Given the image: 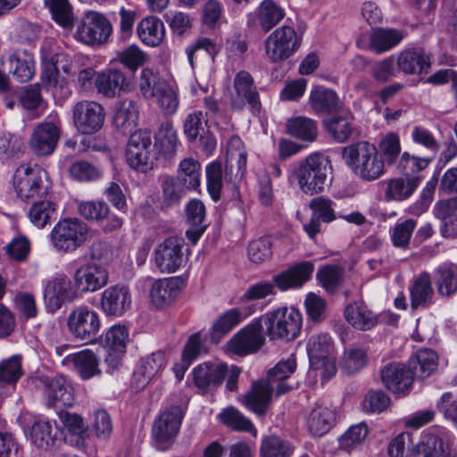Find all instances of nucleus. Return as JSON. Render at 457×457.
<instances>
[{
	"label": "nucleus",
	"instance_id": "f257e3e1",
	"mask_svg": "<svg viewBox=\"0 0 457 457\" xmlns=\"http://www.w3.org/2000/svg\"><path fill=\"white\" fill-rule=\"evenodd\" d=\"M342 157L347 167L361 180L375 181L386 173L378 147L369 141H359L345 146Z\"/></svg>",
	"mask_w": 457,
	"mask_h": 457
},
{
	"label": "nucleus",
	"instance_id": "f03ea898",
	"mask_svg": "<svg viewBox=\"0 0 457 457\" xmlns=\"http://www.w3.org/2000/svg\"><path fill=\"white\" fill-rule=\"evenodd\" d=\"M314 271V265L311 262H302L275 275L273 283L261 281L251 285L241 296L240 301L262 300L274 294V285L280 290L300 287L306 283Z\"/></svg>",
	"mask_w": 457,
	"mask_h": 457
},
{
	"label": "nucleus",
	"instance_id": "7ed1b4c3",
	"mask_svg": "<svg viewBox=\"0 0 457 457\" xmlns=\"http://www.w3.org/2000/svg\"><path fill=\"white\" fill-rule=\"evenodd\" d=\"M330 170L331 163L328 156L312 153L299 162L293 174L300 190L313 195L323 191Z\"/></svg>",
	"mask_w": 457,
	"mask_h": 457
},
{
	"label": "nucleus",
	"instance_id": "20e7f679",
	"mask_svg": "<svg viewBox=\"0 0 457 457\" xmlns=\"http://www.w3.org/2000/svg\"><path fill=\"white\" fill-rule=\"evenodd\" d=\"M13 188L23 201L46 195L50 188L47 171L38 165L21 164L13 175Z\"/></svg>",
	"mask_w": 457,
	"mask_h": 457
},
{
	"label": "nucleus",
	"instance_id": "39448f33",
	"mask_svg": "<svg viewBox=\"0 0 457 457\" xmlns=\"http://www.w3.org/2000/svg\"><path fill=\"white\" fill-rule=\"evenodd\" d=\"M271 340H294L302 328V314L293 307H281L261 316Z\"/></svg>",
	"mask_w": 457,
	"mask_h": 457
},
{
	"label": "nucleus",
	"instance_id": "423d86ee",
	"mask_svg": "<svg viewBox=\"0 0 457 457\" xmlns=\"http://www.w3.org/2000/svg\"><path fill=\"white\" fill-rule=\"evenodd\" d=\"M302 43V33H298L291 26H280L265 39L266 57L270 62H281L293 56L300 49Z\"/></svg>",
	"mask_w": 457,
	"mask_h": 457
},
{
	"label": "nucleus",
	"instance_id": "0eeeda50",
	"mask_svg": "<svg viewBox=\"0 0 457 457\" xmlns=\"http://www.w3.org/2000/svg\"><path fill=\"white\" fill-rule=\"evenodd\" d=\"M184 415L185 411L178 404H170L160 411L152 428V436L157 449L166 450L172 445Z\"/></svg>",
	"mask_w": 457,
	"mask_h": 457
},
{
	"label": "nucleus",
	"instance_id": "6e6552de",
	"mask_svg": "<svg viewBox=\"0 0 457 457\" xmlns=\"http://www.w3.org/2000/svg\"><path fill=\"white\" fill-rule=\"evenodd\" d=\"M306 349L312 369L320 371L323 380L331 378L337 371L331 337L327 334L312 336L308 340Z\"/></svg>",
	"mask_w": 457,
	"mask_h": 457
},
{
	"label": "nucleus",
	"instance_id": "1a4fd4ad",
	"mask_svg": "<svg viewBox=\"0 0 457 457\" xmlns=\"http://www.w3.org/2000/svg\"><path fill=\"white\" fill-rule=\"evenodd\" d=\"M78 297L70 278L57 273L43 281V300L47 312H55L66 303H71Z\"/></svg>",
	"mask_w": 457,
	"mask_h": 457
},
{
	"label": "nucleus",
	"instance_id": "9d476101",
	"mask_svg": "<svg viewBox=\"0 0 457 457\" xmlns=\"http://www.w3.org/2000/svg\"><path fill=\"white\" fill-rule=\"evenodd\" d=\"M112 33V25L104 15L95 11H87L76 26L75 38L88 46L107 41Z\"/></svg>",
	"mask_w": 457,
	"mask_h": 457
},
{
	"label": "nucleus",
	"instance_id": "9b49d317",
	"mask_svg": "<svg viewBox=\"0 0 457 457\" xmlns=\"http://www.w3.org/2000/svg\"><path fill=\"white\" fill-rule=\"evenodd\" d=\"M152 137L147 129L130 134L126 149V162L132 169L146 172L153 167Z\"/></svg>",
	"mask_w": 457,
	"mask_h": 457
},
{
	"label": "nucleus",
	"instance_id": "f8f14e48",
	"mask_svg": "<svg viewBox=\"0 0 457 457\" xmlns=\"http://www.w3.org/2000/svg\"><path fill=\"white\" fill-rule=\"evenodd\" d=\"M263 326L261 317L253 320L228 341L229 351L238 355L256 353L265 342Z\"/></svg>",
	"mask_w": 457,
	"mask_h": 457
},
{
	"label": "nucleus",
	"instance_id": "ddd939ff",
	"mask_svg": "<svg viewBox=\"0 0 457 457\" xmlns=\"http://www.w3.org/2000/svg\"><path fill=\"white\" fill-rule=\"evenodd\" d=\"M39 381L48 407L62 409L72 406L75 400L74 388L65 377H42Z\"/></svg>",
	"mask_w": 457,
	"mask_h": 457
},
{
	"label": "nucleus",
	"instance_id": "4468645a",
	"mask_svg": "<svg viewBox=\"0 0 457 457\" xmlns=\"http://www.w3.org/2000/svg\"><path fill=\"white\" fill-rule=\"evenodd\" d=\"M184 240L170 237L160 243L154 252V262L162 273L176 272L184 263Z\"/></svg>",
	"mask_w": 457,
	"mask_h": 457
},
{
	"label": "nucleus",
	"instance_id": "2eb2a0df",
	"mask_svg": "<svg viewBox=\"0 0 457 457\" xmlns=\"http://www.w3.org/2000/svg\"><path fill=\"white\" fill-rule=\"evenodd\" d=\"M452 443L453 435L447 428L433 426L422 432L415 451L423 457H448Z\"/></svg>",
	"mask_w": 457,
	"mask_h": 457
},
{
	"label": "nucleus",
	"instance_id": "dca6fc26",
	"mask_svg": "<svg viewBox=\"0 0 457 457\" xmlns=\"http://www.w3.org/2000/svg\"><path fill=\"white\" fill-rule=\"evenodd\" d=\"M69 331L77 338L91 340L101 328L99 314L87 306H79L68 316Z\"/></svg>",
	"mask_w": 457,
	"mask_h": 457
},
{
	"label": "nucleus",
	"instance_id": "f3484780",
	"mask_svg": "<svg viewBox=\"0 0 457 457\" xmlns=\"http://www.w3.org/2000/svg\"><path fill=\"white\" fill-rule=\"evenodd\" d=\"M73 122L81 134L98 131L104 121V109L95 101H80L73 107Z\"/></svg>",
	"mask_w": 457,
	"mask_h": 457
},
{
	"label": "nucleus",
	"instance_id": "a211bd4d",
	"mask_svg": "<svg viewBox=\"0 0 457 457\" xmlns=\"http://www.w3.org/2000/svg\"><path fill=\"white\" fill-rule=\"evenodd\" d=\"M109 280L106 267L87 262L78 268L73 275L74 287L81 293H94L105 287Z\"/></svg>",
	"mask_w": 457,
	"mask_h": 457
},
{
	"label": "nucleus",
	"instance_id": "6ab92c4d",
	"mask_svg": "<svg viewBox=\"0 0 457 457\" xmlns=\"http://www.w3.org/2000/svg\"><path fill=\"white\" fill-rule=\"evenodd\" d=\"M234 93L230 97V105L234 110L241 111L245 104H249L253 109L260 108L259 94L252 75L245 71H238L233 81Z\"/></svg>",
	"mask_w": 457,
	"mask_h": 457
},
{
	"label": "nucleus",
	"instance_id": "aec40b11",
	"mask_svg": "<svg viewBox=\"0 0 457 457\" xmlns=\"http://www.w3.org/2000/svg\"><path fill=\"white\" fill-rule=\"evenodd\" d=\"M396 57L398 68L405 75L428 73L431 68L432 54L422 46L406 48Z\"/></svg>",
	"mask_w": 457,
	"mask_h": 457
},
{
	"label": "nucleus",
	"instance_id": "412c9836",
	"mask_svg": "<svg viewBox=\"0 0 457 457\" xmlns=\"http://www.w3.org/2000/svg\"><path fill=\"white\" fill-rule=\"evenodd\" d=\"M60 137L59 126L53 121L42 122L31 135L29 145L38 156L51 154L56 147Z\"/></svg>",
	"mask_w": 457,
	"mask_h": 457
},
{
	"label": "nucleus",
	"instance_id": "4be33fe9",
	"mask_svg": "<svg viewBox=\"0 0 457 457\" xmlns=\"http://www.w3.org/2000/svg\"><path fill=\"white\" fill-rule=\"evenodd\" d=\"M185 287V281L179 277L157 279L150 289L151 303L156 308L171 304Z\"/></svg>",
	"mask_w": 457,
	"mask_h": 457
},
{
	"label": "nucleus",
	"instance_id": "5701e85b",
	"mask_svg": "<svg viewBox=\"0 0 457 457\" xmlns=\"http://www.w3.org/2000/svg\"><path fill=\"white\" fill-rule=\"evenodd\" d=\"M227 372L228 365L223 361L201 363L193 370L195 385L203 390L217 387L223 382Z\"/></svg>",
	"mask_w": 457,
	"mask_h": 457
},
{
	"label": "nucleus",
	"instance_id": "b1692460",
	"mask_svg": "<svg viewBox=\"0 0 457 457\" xmlns=\"http://www.w3.org/2000/svg\"><path fill=\"white\" fill-rule=\"evenodd\" d=\"M166 365L164 353L158 351L142 358L132 377V386L143 389Z\"/></svg>",
	"mask_w": 457,
	"mask_h": 457
},
{
	"label": "nucleus",
	"instance_id": "393cba45",
	"mask_svg": "<svg viewBox=\"0 0 457 457\" xmlns=\"http://www.w3.org/2000/svg\"><path fill=\"white\" fill-rule=\"evenodd\" d=\"M247 153L243 141L232 137L228 143L225 179L235 182L243 178L246 169Z\"/></svg>",
	"mask_w": 457,
	"mask_h": 457
},
{
	"label": "nucleus",
	"instance_id": "a878e982",
	"mask_svg": "<svg viewBox=\"0 0 457 457\" xmlns=\"http://www.w3.org/2000/svg\"><path fill=\"white\" fill-rule=\"evenodd\" d=\"M384 386L394 393H404L413 382V374L410 368L399 362L386 364L380 371Z\"/></svg>",
	"mask_w": 457,
	"mask_h": 457
},
{
	"label": "nucleus",
	"instance_id": "bb28decb",
	"mask_svg": "<svg viewBox=\"0 0 457 457\" xmlns=\"http://www.w3.org/2000/svg\"><path fill=\"white\" fill-rule=\"evenodd\" d=\"M276 388L266 379L253 383L251 389L244 395L245 406L258 416L264 415L272 399Z\"/></svg>",
	"mask_w": 457,
	"mask_h": 457
},
{
	"label": "nucleus",
	"instance_id": "cd10ccee",
	"mask_svg": "<svg viewBox=\"0 0 457 457\" xmlns=\"http://www.w3.org/2000/svg\"><path fill=\"white\" fill-rule=\"evenodd\" d=\"M131 306L129 289L125 286L115 285L102 293L101 307L107 315L120 317Z\"/></svg>",
	"mask_w": 457,
	"mask_h": 457
},
{
	"label": "nucleus",
	"instance_id": "c85d7f7f",
	"mask_svg": "<svg viewBox=\"0 0 457 457\" xmlns=\"http://www.w3.org/2000/svg\"><path fill=\"white\" fill-rule=\"evenodd\" d=\"M411 306L412 309L427 308L433 303L434 288L428 271L414 276L409 287Z\"/></svg>",
	"mask_w": 457,
	"mask_h": 457
},
{
	"label": "nucleus",
	"instance_id": "c756f323",
	"mask_svg": "<svg viewBox=\"0 0 457 457\" xmlns=\"http://www.w3.org/2000/svg\"><path fill=\"white\" fill-rule=\"evenodd\" d=\"M252 312V311L243 312L238 308H231L220 313L212 323L210 331L211 341L218 344Z\"/></svg>",
	"mask_w": 457,
	"mask_h": 457
},
{
	"label": "nucleus",
	"instance_id": "7c9ffc66",
	"mask_svg": "<svg viewBox=\"0 0 457 457\" xmlns=\"http://www.w3.org/2000/svg\"><path fill=\"white\" fill-rule=\"evenodd\" d=\"M62 363L68 366L72 365L83 379H89L101 373L98 359L89 349L67 354Z\"/></svg>",
	"mask_w": 457,
	"mask_h": 457
},
{
	"label": "nucleus",
	"instance_id": "2f4dec72",
	"mask_svg": "<svg viewBox=\"0 0 457 457\" xmlns=\"http://www.w3.org/2000/svg\"><path fill=\"white\" fill-rule=\"evenodd\" d=\"M9 72L19 82H27L35 74V62L31 54L27 51H16L9 54L4 62Z\"/></svg>",
	"mask_w": 457,
	"mask_h": 457
},
{
	"label": "nucleus",
	"instance_id": "473e14b6",
	"mask_svg": "<svg viewBox=\"0 0 457 457\" xmlns=\"http://www.w3.org/2000/svg\"><path fill=\"white\" fill-rule=\"evenodd\" d=\"M127 79L124 73L116 69H106L97 73L96 87L97 92L106 97L113 98L125 90Z\"/></svg>",
	"mask_w": 457,
	"mask_h": 457
},
{
	"label": "nucleus",
	"instance_id": "72a5a7b5",
	"mask_svg": "<svg viewBox=\"0 0 457 457\" xmlns=\"http://www.w3.org/2000/svg\"><path fill=\"white\" fill-rule=\"evenodd\" d=\"M346 321L359 330H369L378 323L377 315L363 303L353 302L345 308Z\"/></svg>",
	"mask_w": 457,
	"mask_h": 457
},
{
	"label": "nucleus",
	"instance_id": "f704fd0d",
	"mask_svg": "<svg viewBox=\"0 0 457 457\" xmlns=\"http://www.w3.org/2000/svg\"><path fill=\"white\" fill-rule=\"evenodd\" d=\"M309 104L316 113H331L339 111L342 106L337 93L322 86H318L311 90Z\"/></svg>",
	"mask_w": 457,
	"mask_h": 457
},
{
	"label": "nucleus",
	"instance_id": "c9c22d12",
	"mask_svg": "<svg viewBox=\"0 0 457 457\" xmlns=\"http://www.w3.org/2000/svg\"><path fill=\"white\" fill-rule=\"evenodd\" d=\"M162 194V208H171L179 205L188 190L175 176L162 175L159 178Z\"/></svg>",
	"mask_w": 457,
	"mask_h": 457
},
{
	"label": "nucleus",
	"instance_id": "e433bc0d",
	"mask_svg": "<svg viewBox=\"0 0 457 457\" xmlns=\"http://www.w3.org/2000/svg\"><path fill=\"white\" fill-rule=\"evenodd\" d=\"M420 182V179L417 177H400L385 180V198L387 201L406 200L418 188Z\"/></svg>",
	"mask_w": 457,
	"mask_h": 457
},
{
	"label": "nucleus",
	"instance_id": "4c0bfd02",
	"mask_svg": "<svg viewBox=\"0 0 457 457\" xmlns=\"http://www.w3.org/2000/svg\"><path fill=\"white\" fill-rule=\"evenodd\" d=\"M295 360L291 356L286 361H279L269 371L266 380L276 388V396H280L293 388L287 379L295 372Z\"/></svg>",
	"mask_w": 457,
	"mask_h": 457
},
{
	"label": "nucleus",
	"instance_id": "58836bf2",
	"mask_svg": "<svg viewBox=\"0 0 457 457\" xmlns=\"http://www.w3.org/2000/svg\"><path fill=\"white\" fill-rule=\"evenodd\" d=\"M88 238V230H52L50 239L59 252H73Z\"/></svg>",
	"mask_w": 457,
	"mask_h": 457
},
{
	"label": "nucleus",
	"instance_id": "ea45409f",
	"mask_svg": "<svg viewBox=\"0 0 457 457\" xmlns=\"http://www.w3.org/2000/svg\"><path fill=\"white\" fill-rule=\"evenodd\" d=\"M438 356L431 349H420L410 360V369L413 378L425 379L431 376L437 369Z\"/></svg>",
	"mask_w": 457,
	"mask_h": 457
},
{
	"label": "nucleus",
	"instance_id": "a19ab883",
	"mask_svg": "<svg viewBox=\"0 0 457 457\" xmlns=\"http://www.w3.org/2000/svg\"><path fill=\"white\" fill-rule=\"evenodd\" d=\"M285 16V9L273 0H263L256 9L258 24L264 32L272 29Z\"/></svg>",
	"mask_w": 457,
	"mask_h": 457
},
{
	"label": "nucleus",
	"instance_id": "79ce46f5",
	"mask_svg": "<svg viewBox=\"0 0 457 457\" xmlns=\"http://www.w3.org/2000/svg\"><path fill=\"white\" fill-rule=\"evenodd\" d=\"M334 421V411L328 406L318 404L309 415L308 429L313 436H321L329 431Z\"/></svg>",
	"mask_w": 457,
	"mask_h": 457
},
{
	"label": "nucleus",
	"instance_id": "37998d69",
	"mask_svg": "<svg viewBox=\"0 0 457 457\" xmlns=\"http://www.w3.org/2000/svg\"><path fill=\"white\" fill-rule=\"evenodd\" d=\"M137 35L145 45L157 46L164 38V25L158 18L146 17L138 23Z\"/></svg>",
	"mask_w": 457,
	"mask_h": 457
},
{
	"label": "nucleus",
	"instance_id": "c03bdc74",
	"mask_svg": "<svg viewBox=\"0 0 457 457\" xmlns=\"http://www.w3.org/2000/svg\"><path fill=\"white\" fill-rule=\"evenodd\" d=\"M137 110L132 100L121 101L113 116V125L122 134L131 133L137 126Z\"/></svg>",
	"mask_w": 457,
	"mask_h": 457
},
{
	"label": "nucleus",
	"instance_id": "a18cd8bd",
	"mask_svg": "<svg viewBox=\"0 0 457 457\" xmlns=\"http://www.w3.org/2000/svg\"><path fill=\"white\" fill-rule=\"evenodd\" d=\"M435 281L438 294L451 296L457 291V265L443 263L435 270Z\"/></svg>",
	"mask_w": 457,
	"mask_h": 457
},
{
	"label": "nucleus",
	"instance_id": "49530a36",
	"mask_svg": "<svg viewBox=\"0 0 457 457\" xmlns=\"http://www.w3.org/2000/svg\"><path fill=\"white\" fill-rule=\"evenodd\" d=\"M287 133L302 141L312 142L318 135V127L315 120L298 116L291 118L287 122Z\"/></svg>",
	"mask_w": 457,
	"mask_h": 457
},
{
	"label": "nucleus",
	"instance_id": "de8ad7c7",
	"mask_svg": "<svg viewBox=\"0 0 457 457\" xmlns=\"http://www.w3.org/2000/svg\"><path fill=\"white\" fill-rule=\"evenodd\" d=\"M404 37L403 31L395 29H378L370 36V46L378 53L382 54L397 46Z\"/></svg>",
	"mask_w": 457,
	"mask_h": 457
},
{
	"label": "nucleus",
	"instance_id": "09e8293b",
	"mask_svg": "<svg viewBox=\"0 0 457 457\" xmlns=\"http://www.w3.org/2000/svg\"><path fill=\"white\" fill-rule=\"evenodd\" d=\"M325 125L328 133L339 143L345 142L353 133V117L348 112L328 119Z\"/></svg>",
	"mask_w": 457,
	"mask_h": 457
},
{
	"label": "nucleus",
	"instance_id": "8fccbe9b",
	"mask_svg": "<svg viewBox=\"0 0 457 457\" xmlns=\"http://www.w3.org/2000/svg\"><path fill=\"white\" fill-rule=\"evenodd\" d=\"M201 164L194 158L183 159L178 168L176 179H179L188 190H196L201 184Z\"/></svg>",
	"mask_w": 457,
	"mask_h": 457
},
{
	"label": "nucleus",
	"instance_id": "3c124183",
	"mask_svg": "<svg viewBox=\"0 0 457 457\" xmlns=\"http://www.w3.org/2000/svg\"><path fill=\"white\" fill-rule=\"evenodd\" d=\"M50 420H37L34 421L30 430L31 442L38 448L47 450L54 445L56 433Z\"/></svg>",
	"mask_w": 457,
	"mask_h": 457
},
{
	"label": "nucleus",
	"instance_id": "603ef678",
	"mask_svg": "<svg viewBox=\"0 0 457 457\" xmlns=\"http://www.w3.org/2000/svg\"><path fill=\"white\" fill-rule=\"evenodd\" d=\"M378 150L384 166L396 164L402 150L398 134L389 132L385 135L378 143Z\"/></svg>",
	"mask_w": 457,
	"mask_h": 457
},
{
	"label": "nucleus",
	"instance_id": "864d4df0",
	"mask_svg": "<svg viewBox=\"0 0 457 457\" xmlns=\"http://www.w3.org/2000/svg\"><path fill=\"white\" fill-rule=\"evenodd\" d=\"M29 218L35 227L50 226L57 218L55 204L50 201L37 202L29 209Z\"/></svg>",
	"mask_w": 457,
	"mask_h": 457
},
{
	"label": "nucleus",
	"instance_id": "5fc2aeb1",
	"mask_svg": "<svg viewBox=\"0 0 457 457\" xmlns=\"http://www.w3.org/2000/svg\"><path fill=\"white\" fill-rule=\"evenodd\" d=\"M368 361V354L364 349L351 347L345 350L340 365L345 373L352 375L363 369Z\"/></svg>",
	"mask_w": 457,
	"mask_h": 457
},
{
	"label": "nucleus",
	"instance_id": "6e6d98bb",
	"mask_svg": "<svg viewBox=\"0 0 457 457\" xmlns=\"http://www.w3.org/2000/svg\"><path fill=\"white\" fill-rule=\"evenodd\" d=\"M260 452L262 457H289L293 448L287 441L271 435L262 438Z\"/></svg>",
	"mask_w": 457,
	"mask_h": 457
},
{
	"label": "nucleus",
	"instance_id": "4d7b16f0",
	"mask_svg": "<svg viewBox=\"0 0 457 457\" xmlns=\"http://www.w3.org/2000/svg\"><path fill=\"white\" fill-rule=\"evenodd\" d=\"M367 435L368 427L365 423L353 425L339 437V448L351 452L362 444Z\"/></svg>",
	"mask_w": 457,
	"mask_h": 457
},
{
	"label": "nucleus",
	"instance_id": "13d9d810",
	"mask_svg": "<svg viewBox=\"0 0 457 457\" xmlns=\"http://www.w3.org/2000/svg\"><path fill=\"white\" fill-rule=\"evenodd\" d=\"M156 98L159 107L166 114H173L176 112L179 100L177 90L173 86L166 83H162L159 86V91L154 96Z\"/></svg>",
	"mask_w": 457,
	"mask_h": 457
},
{
	"label": "nucleus",
	"instance_id": "bf43d9fd",
	"mask_svg": "<svg viewBox=\"0 0 457 457\" xmlns=\"http://www.w3.org/2000/svg\"><path fill=\"white\" fill-rule=\"evenodd\" d=\"M219 418L223 424L237 431L250 432L254 429L251 420L234 407L224 409Z\"/></svg>",
	"mask_w": 457,
	"mask_h": 457
},
{
	"label": "nucleus",
	"instance_id": "052dcab7",
	"mask_svg": "<svg viewBox=\"0 0 457 457\" xmlns=\"http://www.w3.org/2000/svg\"><path fill=\"white\" fill-rule=\"evenodd\" d=\"M129 341L127 327L116 324L111 327L105 334L104 347L106 351L124 352Z\"/></svg>",
	"mask_w": 457,
	"mask_h": 457
},
{
	"label": "nucleus",
	"instance_id": "680f3d73",
	"mask_svg": "<svg viewBox=\"0 0 457 457\" xmlns=\"http://www.w3.org/2000/svg\"><path fill=\"white\" fill-rule=\"evenodd\" d=\"M207 120L202 111H195L187 115L184 121V133L189 141L202 137L205 132Z\"/></svg>",
	"mask_w": 457,
	"mask_h": 457
},
{
	"label": "nucleus",
	"instance_id": "e2e57ef3",
	"mask_svg": "<svg viewBox=\"0 0 457 457\" xmlns=\"http://www.w3.org/2000/svg\"><path fill=\"white\" fill-rule=\"evenodd\" d=\"M207 190L212 199L217 202L220 198L222 189V167L220 162H212L206 167Z\"/></svg>",
	"mask_w": 457,
	"mask_h": 457
},
{
	"label": "nucleus",
	"instance_id": "0e129e2a",
	"mask_svg": "<svg viewBox=\"0 0 457 457\" xmlns=\"http://www.w3.org/2000/svg\"><path fill=\"white\" fill-rule=\"evenodd\" d=\"M45 4L48 7L53 19L58 24L62 27H68L72 23V10L67 0H45Z\"/></svg>",
	"mask_w": 457,
	"mask_h": 457
},
{
	"label": "nucleus",
	"instance_id": "69168bd1",
	"mask_svg": "<svg viewBox=\"0 0 457 457\" xmlns=\"http://www.w3.org/2000/svg\"><path fill=\"white\" fill-rule=\"evenodd\" d=\"M401 72L397 64V57L393 54L377 62L372 69V77L379 82H386Z\"/></svg>",
	"mask_w": 457,
	"mask_h": 457
},
{
	"label": "nucleus",
	"instance_id": "338daca9",
	"mask_svg": "<svg viewBox=\"0 0 457 457\" xmlns=\"http://www.w3.org/2000/svg\"><path fill=\"white\" fill-rule=\"evenodd\" d=\"M22 375L20 356H12L0 361V382L15 384Z\"/></svg>",
	"mask_w": 457,
	"mask_h": 457
},
{
	"label": "nucleus",
	"instance_id": "774afa93",
	"mask_svg": "<svg viewBox=\"0 0 457 457\" xmlns=\"http://www.w3.org/2000/svg\"><path fill=\"white\" fill-rule=\"evenodd\" d=\"M157 140L164 154L170 157L174 155L179 139L176 130L170 122L162 124L157 134Z\"/></svg>",
	"mask_w": 457,
	"mask_h": 457
}]
</instances>
